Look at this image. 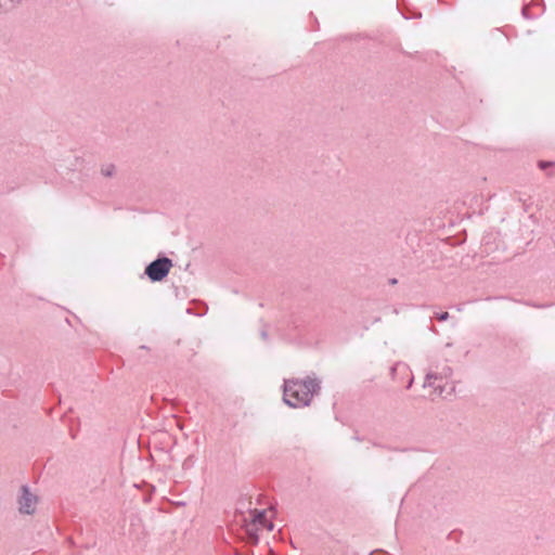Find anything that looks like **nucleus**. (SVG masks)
I'll return each instance as SVG.
<instances>
[{
    "label": "nucleus",
    "mask_w": 555,
    "mask_h": 555,
    "mask_svg": "<svg viewBox=\"0 0 555 555\" xmlns=\"http://www.w3.org/2000/svg\"><path fill=\"white\" fill-rule=\"evenodd\" d=\"M319 389L320 383L315 378L287 379L284 383L283 401L292 408L307 406Z\"/></svg>",
    "instance_id": "obj_1"
},
{
    "label": "nucleus",
    "mask_w": 555,
    "mask_h": 555,
    "mask_svg": "<svg viewBox=\"0 0 555 555\" xmlns=\"http://www.w3.org/2000/svg\"><path fill=\"white\" fill-rule=\"evenodd\" d=\"M16 502L21 514L33 515L38 505V496L33 493L27 486H22L20 488Z\"/></svg>",
    "instance_id": "obj_2"
},
{
    "label": "nucleus",
    "mask_w": 555,
    "mask_h": 555,
    "mask_svg": "<svg viewBox=\"0 0 555 555\" xmlns=\"http://www.w3.org/2000/svg\"><path fill=\"white\" fill-rule=\"evenodd\" d=\"M172 267V261L167 258H158L151 262L146 269L145 274L154 282L162 281L169 273Z\"/></svg>",
    "instance_id": "obj_3"
},
{
    "label": "nucleus",
    "mask_w": 555,
    "mask_h": 555,
    "mask_svg": "<svg viewBox=\"0 0 555 555\" xmlns=\"http://www.w3.org/2000/svg\"><path fill=\"white\" fill-rule=\"evenodd\" d=\"M253 526L258 530V526L267 527L269 530L273 529V524L267 518V511H254L253 512Z\"/></svg>",
    "instance_id": "obj_4"
},
{
    "label": "nucleus",
    "mask_w": 555,
    "mask_h": 555,
    "mask_svg": "<svg viewBox=\"0 0 555 555\" xmlns=\"http://www.w3.org/2000/svg\"><path fill=\"white\" fill-rule=\"evenodd\" d=\"M437 379V376L433 373H429L426 375L424 387H431L435 385V380Z\"/></svg>",
    "instance_id": "obj_5"
},
{
    "label": "nucleus",
    "mask_w": 555,
    "mask_h": 555,
    "mask_svg": "<svg viewBox=\"0 0 555 555\" xmlns=\"http://www.w3.org/2000/svg\"><path fill=\"white\" fill-rule=\"evenodd\" d=\"M448 318H449V313H448V312H443V313H441V314L439 315V320H440V321H444V320H447Z\"/></svg>",
    "instance_id": "obj_6"
},
{
    "label": "nucleus",
    "mask_w": 555,
    "mask_h": 555,
    "mask_svg": "<svg viewBox=\"0 0 555 555\" xmlns=\"http://www.w3.org/2000/svg\"><path fill=\"white\" fill-rule=\"evenodd\" d=\"M113 168H114L113 166H109V168H108V169H106L104 173H105L106 176H111V175H112V170H113Z\"/></svg>",
    "instance_id": "obj_7"
},
{
    "label": "nucleus",
    "mask_w": 555,
    "mask_h": 555,
    "mask_svg": "<svg viewBox=\"0 0 555 555\" xmlns=\"http://www.w3.org/2000/svg\"><path fill=\"white\" fill-rule=\"evenodd\" d=\"M435 389L436 390L439 389V392H438L439 395H441L443 392V387L441 385H438Z\"/></svg>",
    "instance_id": "obj_8"
},
{
    "label": "nucleus",
    "mask_w": 555,
    "mask_h": 555,
    "mask_svg": "<svg viewBox=\"0 0 555 555\" xmlns=\"http://www.w3.org/2000/svg\"><path fill=\"white\" fill-rule=\"evenodd\" d=\"M547 165H548V164H546V163H544V162H541V163L539 164V166H540L541 168H545V166H547Z\"/></svg>",
    "instance_id": "obj_9"
}]
</instances>
